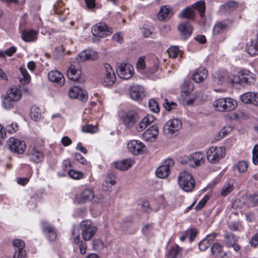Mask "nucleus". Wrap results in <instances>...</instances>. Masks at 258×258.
<instances>
[{"instance_id":"nucleus-44","label":"nucleus","mask_w":258,"mask_h":258,"mask_svg":"<svg viewBox=\"0 0 258 258\" xmlns=\"http://www.w3.org/2000/svg\"><path fill=\"white\" fill-rule=\"evenodd\" d=\"M68 174L70 177L75 179H81L84 176L83 172L72 169L68 171Z\"/></svg>"},{"instance_id":"nucleus-4","label":"nucleus","mask_w":258,"mask_h":258,"mask_svg":"<svg viewBox=\"0 0 258 258\" xmlns=\"http://www.w3.org/2000/svg\"><path fill=\"white\" fill-rule=\"evenodd\" d=\"M225 155V149L222 147L213 146L207 152L208 161L213 164L218 163Z\"/></svg>"},{"instance_id":"nucleus-55","label":"nucleus","mask_w":258,"mask_h":258,"mask_svg":"<svg viewBox=\"0 0 258 258\" xmlns=\"http://www.w3.org/2000/svg\"><path fill=\"white\" fill-rule=\"evenodd\" d=\"M93 248L96 250H100L104 247L103 242L100 239H95L93 241Z\"/></svg>"},{"instance_id":"nucleus-33","label":"nucleus","mask_w":258,"mask_h":258,"mask_svg":"<svg viewBox=\"0 0 258 258\" xmlns=\"http://www.w3.org/2000/svg\"><path fill=\"white\" fill-rule=\"evenodd\" d=\"M181 256V248L177 245L172 247L168 252L169 258H180Z\"/></svg>"},{"instance_id":"nucleus-63","label":"nucleus","mask_w":258,"mask_h":258,"mask_svg":"<svg viewBox=\"0 0 258 258\" xmlns=\"http://www.w3.org/2000/svg\"><path fill=\"white\" fill-rule=\"evenodd\" d=\"M141 208L142 211L147 213H150L152 211V208L150 206L149 203L147 201H144L141 204Z\"/></svg>"},{"instance_id":"nucleus-32","label":"nucleus","mask_w":258,"mask_h":258,"mask_svg":"<svg viewBox=\"0 0 258 258\" xmlns=\"http://www.w3.org/2000/svg\"><path fill=\"white\" fill-rule=\"evenodd\" d=\"M30 115L31 118L35 121H37L41 117L40 109L36 106H33L30 109Z\"/></svg>"},{"instance_id":"nucleus-2","label":"nucleus","mask_w":258,"mask_h":258,"mask_svg":"<svg viewBox=\"0 0 258 258\" xmlns=\"http://www.w3.org/2000/svg\"><path fill=\"white\" fill-rule=\"evenodd\" d=\"M178 183L184 191H191L195 188V181L191 174L187 171H182L178 176Z\"/></svg>"},{"instance_id":"nucleus-59","label":"nucleus","mask_w":258,"mask_h":258,"mask_svg":"<svg viewBox=\"0 0 258 258\" xmlns=\"http://www.w3.org/2000/svg\"><path fill=\"white\" fill-rule=\"evenodd\" d=\"M252 161L255 165L258 164V145H255L253 148Z\"/></svg>"},{"instance_id":"nucleus-15","label":"nucleus","mask_w":258,"mask_h":258,"mask_svg":"<svg viewBox=\"0 0 258 258\" xmlns=\"http://www.w3.org/2000/svg\"><path fill=\"white\" fill-rule=\"evenodd\" d=\"M159 134L158 127L154 125L146 130L143 134V139L144 141L152 143L154 142Z\"/></svg>"},{"instance_id":"nucleus-57","label":"nucleus","mask_w":258,"mask_h":258,"mask_svg":"<svg viewBox=\"0 0 258 258\" xmlns=\"http://www.w3.org/2000/svg\"><path fill=\"white\" fill-rule=\"evenodd\" d=\"M209 199V197L208 195H206L198 203L197 205L196 206L195 209L196 210H201L206 204Z\"/></svg>"},{"instance_id":"nucleus-27","label":"nucleus","mask_w":258,"mask_h":258,"mask_svg":"<svg viewBox=\"0 0 258 258\" xmlns=\"http://www.w3.org/2000/svg\"><path fill=\"white\" fill-rule=\"evenodd\" d=\"M129 67L127 63H121L117 69V73L120 78L123 80H128L129 74H128Z\"/></svg>"},{"instance_id":"nucleus-7","label":"nucleus","mask_w":258,"mask_h":258,"mask_svg":"<svg viewBox=\"0 0 258 258\" xmlns=\"http://www.w3.org/2000/svg\"><path fill=\"white\" fill-rule=\"evenodd\" d=\"M104 68V75L101 79V83L105 87L112 86L116 80L115 72L109 63H105Z\"/></svg>"},{"instance_id":"nucleus-36","label":"nucleus","mask_w":258,"mask_h":258,"mask_svg":"<svg viewBox=\"0 0 258 258\" xmlns=\"http://www.w3.org/2000/svg\"><path fill=\"white\" fill-rule=\"evenodd\" d=\"M247 52L251 56L258 55V48L254 42L247 44L246 48Z\"/></svg>"},{"instance_id":"nucleus-61","label":"nucleus","mask_w":258,"mask_h":258,"mask_svg":"<svg viewBox=\"0 0 258 258\" xmlns=\"http://www.w3.org/2000/svg\"><path fill=\"white\" fill-rule=\"evenodd\" d=\"M6 130L7 132L13 134L18 131V126L16 123H12L11 124L7 125Z\"/></svg>"},{"instance_id":"nucleus-52","label":"nucleus","mask_w":258,"mask_h":258,"mask_svg":"<svg viewBox=\"0 0 258 258\" xmlns=\"http://www.w3.org/2000/svg\"><path fill=\"white\" fill-rule=\"evenodd\" d=\"M163 107L166 110L170 111L172 109H175L177 104L173 101H169L167 99H165L164 102L163 103Z\"/></svg>"},{"instance_id":"nucleus-20","label":"nucleus","mask_w":258,"mask_h":258,"mask_svg":"<svg viewBox=\"0 0 258 258\" xmlns=\"http://www.w3.org/2000/svg\"><path fill=\"white\" fill-rule=\"evenodd\" d=\"M48 78L49 81L55 83L57 86H61L64 84L65 80L63 75L57 70L49 72Z\"/></svg>"},{"instance_id":"nucleus-45","label":"nucleus","mask_w":258,"mask_h":258,"mask_svg":"<svg viewBox=\"0 0 258 258\" xmlns=\"http://www.w3.org/2000/svg\"><path fill=\"white\" fill-rule=\"evenodd\" d=\"M194 85L189 81H185L182 86V90L186 95L189 94L194 90Z\"/></svg>"},{"instance_id":"nucleus-58","label":"nucleus","mask_w":258,"mask_h":258,"mask_svg":"<svg viewBox=\"0 0 258 258\" xmlns=\"http://www.w3.org/2000/svg\"><path fill=\"white\" fill-rule=\"evenodd\" d=\"M145 56H141L139 58L136 64L137 69L143 70L145 68Z\"/></svg>"},{"instance_id":"nucleus-35","label":"nucleus","mask_w":258,"mask_h":258,"mask_svg":"<svg viewBox=\"0 0 258 258\" xmlns=\"http://www.w3.org/2000/svg\"><path fill=\"white\" fill-rule=\"evenodd\" d=\"M16 102L13 99L6 96L3 100V106L6 109H11L14 107Z\"/></svg>"},{"instance_id":"nucleus-26","label":"nucleus","mask_w":258,"mask_h":258,"mask_svg":"<svg viewBox=\"0 0 258 258\" xmlns=\"http://www.w3.org/2000/svg\"><path fill=\"white\" fill-rule=\"evenodd\" d=\"M208 75V71L203 67L199 68L192 76V79L197 83H200L205 79Z\"/></svg>"},{"instance_id":"nucleus-60","label":"nucleus","mask_w":258,"mask_h":258,"mask_svg":"<svg viewBox=\"0 0 258 258\" xmlns=\"http://www.w3.org/2000/svg\"><path fill=\"white\" fill-rule=\"evenodd\" d=\"M26 252L25 249L15 250L13 258H26Z\"/></svg>"},{"instance_id":"nucleus-5","label":"nucleus","mask_w":258,"mask_h":258,"mask_svg":"<svg viewBox=\"0 0 258 258\" xmlns=\"http://www.w3.org/2000/svg\"><path fill=\"white\" fill-rule=\"evenodd\" d=\"M205 162V155L201 152H197L185 157L182 162L194 168L203 164Z\"/></svg>"},{"instance_id":"nucleus-18","label":"nucleus","mask_w":258,"mask_h":258,"mask_svg":"<svg viewBox=\"0 0 258 258\" xmlns=\"http://www.w3.org/2000/svg\"><path fill=\"white\" fill-rule=\"evenodd\" d=\"M81 75V71L78 63L71 64L67 72L68 78L72 81H78Z\"/></svg>"},{"instance_id":"nucleus-53","label":"nucleus","mask_w":258,"mask_h":258,"mask_svg":"<svg viewBox=\"0 0 258 258\" xmlns=\"http://www.w3.org/2000/svg\"><path fill=\"white\" fill-rule=\"evenodd\" d=\"M233 189V185L230 183H228L223 187L221 191V194L223 196H226L230 193Z\"/></svg>"},{"instance_id":"nucleus-24","label":"nucleus","mask_w":258,"mask_h":258,"mask_svg":"<svg viewBox=\"0 0 258 258\" xmlns=\"http://www.w3.org/2000/svg\"><path fill=\"white\" fill-rule=\"evenodd\" d=\"M172 15V8L169 6H162L157 14V17L160 20L169 19Z\"/></svg>"},{"instance_id":"nucleus-11","label":"nucleus","mask_w":258,"mask_h":258,"mask_svg":"<svg viewBox=\"0 0 258 258\" xmlns=\"http://www.w3.org/2000/svg\"><path fill=\"white\" fill-rule=\"evenodd\" d=\"M92 34L97 37H104L111 34V30L104 23H99L93 26Z\"/></svg>"},{"instance_id":"nucleus-25","label":"nucleus","mask_w":258,"mask_h":258,"mask_svg":"<svg viewBox=\"0 0 258 258\" xmlns=\"http://www.w3.org/2000/svg\"><path fill=\"white\" fill-rule=\"evenodd\" d=\"M22 39L26 42L35 41L37 39L38 33L34 30H25L22 31Z\"/></svg>"},{"instance_id":"nucleus-30","label":"nucleus","mask_w":258,"mask_h":258,"mask_svg":"<svg viewBox=\"0 0 258 258\" xmlns=\"http://www.w3.org/2000/svg\"><path fill=\"white\" fill-rule=\"evenodd\" d=\"M228 27L227 21L217 22L214 26L213 32L214 35H218L224 31Z\"/></svg>"},{"instance_id":"nucleus-6","label":"nucleus","mask_w":258,"mask_h":258,"mask_svg":"<svg viewBox=\"0 0 258 258\" xmlns=\"http://www.w3.org/2000/svg\"><path fill=\"white\" fill-rule=\"evenodd\" d=\"M82 238L85 241L90 240L95 234L97 229L94 226L91 221L85 220L80 224Z\"/></svg>"},{"instance_id":"nucleus-48","label":"nucleus","mask_w":258,"mask_h":258,"mask_svg":"<svg viewBox=\"0 0 258 258\" xmlns=\"http://www.w3.org/2000/svg\"><path fill=\"white\" fill-rule=\"evenodd\" d=\"M16 51V48L15 46H12L5 51H0V57L5 58V56H11Z\"/></svg>"},{"instance_id":"nucleus-12","label":"nucleus","mask_w":258,"mask_h":258,"mask_svg":"<svg viewBox=\"0 0 258 258\" xmlns=\"http://www.w3.org/2000/svg\"><path fill=\"white\" fill-rule=\"evenodd\" d=\"M27 155L29 159L35 163L41 162L44 159L43 153L41 149L36 147H29Z\"/></svg>"},{"instance_id":"nucleus-13","label":"nucleus","mask_w":258,"mask_h":258,"mask_svg":"<svg viewBox=\"0 0 258 258\" xmlns=\"http://www.w3.org/2000/svg\"><path fill=\"white\" fill-rule=\"evenodd\" d=\"M69 96L73 99H78L82 102H86L88 99L86 91L77 86H74L69 89Z\"/></svg>"},{"instance_id":"nucleus-23","label":"nucleus","mask_w":258,"mask_h":258,"mask_svg":"<svg viewBox=\"0 0 258 258\" xmlns=\"http://www.w3.org/2000/svg\"><path fill=\"white\" fill-rule=\"evenodd\" d=\"M41 227L44 232L47 233V237L49 241H54L56 238V233L54 228L47 222L42 221L41 222Z\"/></svg>"},{"instance_id":"nucleus-38","label":"nucleus","mask_w":258,"mask_h":258,"mask_svg":"<svg viewBox=\"0 0 258 258\" xmlns=\"http://www.w3.org/2000/svg\"><path fill=\"white\" fill-rule=\"evenodd\" d=\"M237 3L234 1H230L222 5L221 9V10H223V11L225 12H229L233 11L234 9L237 8Z\"/></svg>"},{"instance_id":"nucleus-51","label":"nucleus","mask_w":258,"mask_h":258,"mask_svg":"<svg viewBox=\"0 0 258 258\" xmlns=\"http://www.w3.org/2000/svg\"><path fill=\"white\" fill-rule=\"evenodd\" d=\"M155 118L153 115L148 114L142 119L141 121L142 124L147 127L152 123L155 120Z\"/></svg>"},{"instance_id":"nucleus-16","label":"nucleus","mask_w":258,"mask_h":258,"mask_svg":"<svg viewBox=\"0 0 258 258\" xmlns=\"http://www.w3.org/2000/svg\"><path fill=\"white\" fill-rule=\"evenodd\" d=\"M238 240V237L235 236L231 232H226L224 235V242L226 246L228 247H232L235 251H238L240 249V246L237 244Z\"/></svg>"},{"instance_id":"nucleus-8","label":"nucleus","mask_w":258,"mask_h":258,"mask_svg":"<svg viewBox=\"0 0 258 258\" xmlns=\"http://www.w3.org/2000/svg\"><path fill=\"white\" fill-rule=\"evenodd\" d=\"M181 122L177 118L168 120L163 127L164 133L167 136H171L181 128Z\"/></svg>"},{"instance_id":"nucleus-19","label":"nucleus","mask_w":258,"mask_h":258,"mask_svg":"<svg viewBox=\"0 0 258 258\" xmlns=\"http://www.w3.org/2000/svg\"><path fill=\"white\" fill-rule=\"evenodd\" d=\"M98 58L96 52L92 50H83L76 57L78 62H83L87 60H95Z\"/></svg>"},{"instance_id":"nucleus-9","label":"nucleus","mask_w":258,"mask_h":258,"mask_svg":"<svg viewBox=\"0 0 258 258\" xmlns=\"http://www.w3.org/2000/svg\"><path fill=\"white\" fill-rule=\"evenodd\" d=\"M8 145L12 152L19 154H23L26 148V144L24 141L14 138L9 139Z\"/></svg>"},{"instance_id":"nucleus-40","label":"nucleus","mask_w":258,"mask_h":258,"mask_svg":"<svg viewBox=\"0 0 258 258\" xmlns=\"http://www.w3.org/2000/svg\"><path fill=\"white\" fill-rule=\"evenodd\" d=\"M255 92H248L242 94L240 96L241 101L245 104H251V99Z\"/></svg>"},{"instance_id":"nucleus-43","label":"nucleus","mask_w":258,"mask_h":258,"mask_svg":"<svg viewBox=\"0 0 258 258\" xmlns=\"http://www.w3.org/2000/svg\"><path fill=\"white\" fill-rule=\"evenodd\" d=\"M98 131V127L92 124H87L82 127V131L84 133L94 134L97 133Z\"/></svg>"},{"instance_id":"nucleus-54","label":"nucleus","mask_w":258,"mask_h":258,"mask_svg":"<svg viewBox=\"0 0 258 258\" xmlns=\"http://www.w3.org/2000/svg\"><path fill=\"white\" fill-rule=\"evenodd\" d=\"M167 52L170 57L175 58L178 54L179 49L176 46H172L169 48Z\"/></svg>"},{"instance_id":"nucleus-39","label":"nucleus","mask_w":258,"mask_h":258,"mask_svg":"<svg viewBox=\"0 0 258 258\" xmlns=\"http://www.w3.org/2000/svg\"><path fill=\"white\" fill-rule=\"evenodd\" d=\"M120 121L122 122L127 127L129 125V115L128 111L121 110L119 113Z\"/></svg>"},{"instance_id":"nucleus-34","label":"nucleus","mask_w":258,"mask_h":258,"mask_svg":"<svg viewBox=\"0 0 258 258\" xmlns=\"http://www.w3.org/2000/svg\"><path fill=\"white\" fill-rule=\"evenodd\" d=\"M115 175L114 172L111 170H108L107 174V178L105 181L104 186L110 187L115 183Z\"/></svg>"},{"instance_id":"nucleus-21","label":"nucleus","mask_w":258,"mask_h":258,"mask_svg":"<svg viewBox=\"0 0 258 258\" xmlns=\"http://www.w3.org/2000/svg\"><path fill=\"white\" fill-rule=\"evenodd\" d=\"M178 28L180 32L181 36L184 40L188 38L192 33V27L187 22L180 23Z\"/></svg>"},{"instance_id":"nucleus-29","label":"nucleus","mask_w":258,"mask_h":258,"mask_svg":"<svg viewBox=\"0 0 258 258\" xmlns=\"http://www.w3.org/2000/svg\"><path fill=\"white\" fill-rule=\"evenodd\" d=\"M20 75L19 76L20 82L23 85H26L30 83L31 77L26 69L21 67L20 68Z\"/></svg>"},{"instance_id":"nucleus-62","label":"nucleus","mask_w":258,"mask_h":258,"mask_svg":"<svg viewBox=\"0 0 258 258\" xmlns=\"http://www.w3.org/2000/svg\"><path fill=\"white\" fill-rule=\"evenodd\" d=\"M210 245L211 244L205 238L199 243V247L201 251H204L209 247Z\"/></svg>"},{"instance_id":"nucleus-37","label":"nucleus","mask_w":258,"mask_h":258,"mask_svg":"<svg viewBox=\"0 0 258 258\" xmlns=\"http://www.w3.org/2000/svg\"><path fill=\"white\" fill-rule=\"evenodd\" d=\"M192 7L199 12L201 17H204L205 11V4L204 2L202 1L197 2L192 5Z\"/></svg>"},{"instance_id":"nucleus-3","label":"nucleus","mask_w":258,"mask_h":258,"mask_svg":"<svg viewBox=\"0 0 258 258\" xmlns=\"http://www.w3.org/2000/svg\"><path fill=\"white\" fill-rule=\"evenodd\" d=\"M215 109L218 111H230L237 106V102L231 98H219L213 103Z\"/></svg>"},{"instance_id":"nucleus-46","label":"nucleus","mask_w":258,"mask_h":258,"mask_svg":"<svg viewBox=\"0 0 258 258\" xmlns=\"http://www.w3.org/2000/svg\"><path fill=\"white\" fill-rule=\"evenodd\" d=\"M12 244L15 248V250L25 249V243L22 240L15 239L13 241Z\"/></svg>"},{"instance_id":"nucleus-17","label":"nucleus","mask_w":258,"mask_h":258,"mask_svg":"<svg viewBox=\"0 0 258 258\" xmlns=\"http://www.w3.org/2000/svg\"><path fill=\"white\" fill-rule=\"evenodd\" d=\"M94 197L93 191L90 189H86L75 197V201L78 204H84L90 201Z\"/></svg>"},{"instance_id":"nucleus-56","label":"nucleus","mask_w":258,"mask_h":258,"mask_svg":"<svg viewBox=\"0 0 258 258\" xmlns=\"http://www.w3.org/2000/svg\"><path fill=\"white\" fill-rule=\"evenodd\" d=\"M190 242L192 241L197 235V230L195 228L188 229L186 231Z\"/></svg>"},{"instance_id":"nucleus-49","label":"nucleus","mask_w":258,"mask_h":258,"mask_svg":"<svg viewBox=\"0 0 258 258\" xmlns=\"http://www.w3.org/2000/svg\"><path fill=\"white\" fill-rule=\"evenodd\" d=\"M140 117L136 111L130 110V127L131 124H135L139 120Z\"/></svg>"},{"instance_id":"nucleus-22","label":"nucleus","mask_w":258,"mask_h":258,"mask_svg":"<svg viewBox=\"0 0 258 258\" xmlns=\"http://www.w3.org/2000/svg\"><path fill=\"white\" fill-rule=\"evenodd\" d=\"M145 148V145L141 141L136 140L130 141V152L134 155L142 154Z\"/></svg>"},{"instance_id":"nucleus-28","label":"nucleus","mask_w":258,"mask_h":258,"mask_svg":"<svg viewBox=\"0 0 258 258\" xmlns=\"http://www.w3.org/2000/svg\"><path fill=\"white\" fill-rule=\"evenodd\" d=\"M8 98L13 99L15 101H19L21 97L22 94L20 90L17 88H11L7 92L6 96Z\"/></svg>"},{"instance_id":"nucleus-50","label":"nucleus","mask_w":258,"mask_h":258,"mask_svg":"<svg viewBox=\"0 0 258 258\" xmlns=\"http://www.w3.org/2000/svg\"><path fill=\"white\" fill-rule=\"evenodd\" d=\"M222 250V245L217 242L214 243L211 248V251L213 254H219L221 253Z\"/></svg>"},{"instance_id":"nucleus-47","label":"nucleus","mask_w":258,"mask_h":258,"mask_svg":"<svg viewBox=\"0 0 258 258\" xmlns=\"http://www.w3.org/2000/svg\"><path fill=\"white\" fill-rule=\"evenodd\" d=\"M150 109L155 113L159 112L160 109L158 102L154 99H150L148 102Z\"/></svg>"},{"instance_id":"nucleus-42","label":"nucleus","mask_w":258,"mask_h":258,"mask_svg":"<svg viewBox=\"0 0 258 258\" xmlns=\"http://www.w3.org/2000/svg\"><path fill=\"white\" fill-rule=\"evenodd\" d=\"M115 166L117 169L120 170L124 171L127 170L129 167V161L128 159H125L119 162H116Z\"/></svg>"},{"instance_id":"nucleus-14","label":"nucleus","mask_w":258,"mask_h":258,"mask_svg":"<svg viewBox=\"0 0 258 258\" xmlns=\"http://www.w3.org/2000/svg\"><path fill=\"white\" fill-rule=\"evenodd\" d=\"M145 96V89L143 86L138 85L130 87V98L133 100L139 101Z\"/></svg>"},{"instance_id":"nucleus-1","label":"nucleus","mask_w":258,"mask_h":258,"mask_svg":"<svg viewBox=\"0 0 258 258\" xmlns=\"http://www.w3.org/2000/svg\"><path fill=\"white\" fill-rule=\"evenodd\" d=\"M256 78V76L254 74L247 70L243 69L239 71L237 75L229 79L228 81L232 84L250 85L254 83Z\"/></svg>"},{"instance_id":"nucleus-41","label":"nucleus","mask_w":258,"mask_h":258,"mask_svg":"<svg viewBox=\"0 0 258 258\" xmlns=\"http://www.w3.org/2000/svg\"><path fill=\"white\" fill-rule=\"evenodd\" d=\"M248 167V164L245 161H240L234 166L235 169H237L239 172L243 173L246 172Z\"/></svg>"},{"instance_id":"nucleus-64","label":"nucleus","mask_w":258,"mask_h":258,"mask_svg":"<svg viewBox=\"0 0 258 258\" xmlns=\"http://www.w3.org/2000/svg\"><path fill=\"white\" fill-rule=\"evenodd\" d=\"M74 158L83 165L87 164V161L85 158L79 153H75L74 155Z\"/></svg>"},{"instance_id":"nucleus-31","label":"nucleus","mask_w":258,"mask_h":258,"mask_svg":"<svg viewBox=\"0 0 258 258\" xmlns=\"http://www.w3.org/2000/svg\"><path fill=\"white\" fill-rule=\"evenodd\" d=\"M179 16L182 18L193 20L195 18V12L191 8L187 7L180 12Z\"/></svg>"},{"instance_id":"nucleus-10","label":"nucleus","mask_w":258,"mask_h":258,"mask_svg":"<svg viewBox=\"0 0 258 258\" xmlns=\"http://www.w3.org/2000/svg\"><path fill=\"white\" fill-rule=\"evenodd\" d=\"M174 160L168 159L164 161L163 165L159 166L156 170L157 176L160 178H164L167 177L170 172V168L173 166Z\"/></svg>"}]
</instances>
